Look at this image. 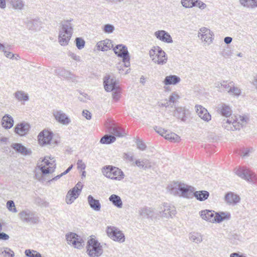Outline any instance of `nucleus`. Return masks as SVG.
I'll list each match as a JSON object with an SVG mask.
<instances>
[{"instance_id": "nucleus-1", "label": "nucleus", "mask_w": 257, "mask_h": 257, "mask_svg": "<svg viewBox=\"0 0 257 257\" xmlns=\"http://www.w3.org/2000/svg\"><path fill=\"white\" fill-rule=\"evenodd\" d=\"M167 190L171 195L190 198L193 196L195 188L182 182H173L168 185Z\"/></svg>"}, {"instance_id": "nucleus-2", "label": "nucleus", "mask_w": 257, "mask_h": 257, "mask_svg": "<svg viewBox=\"0 0 257 257\" xmlns=\"http://www.w3.org/2000/svg\"><path fill=\"white\" fill-rule=\"evenodd\" d=\"M248 121L249 118L246 115H233L224 119L222 126L227 131L239 130L245 126Z\"/></svg>"}, {"instance_id": "nucleus-3", "label": "nucleus", "mask_w": 257, "mask_h": 257, "mask_svg": "<svg viewBox=\"0 0 257 257\" xmlns=\"http://www.w3.org/2000/svg\"><path fill=\"white\" fill-rule=\"evenodd\" d=\"M73 28L70 21H66L62 23L59 29L58 40L62 46H66L72 37Z\"/></svg>"}, {"instance_id": "nucleus-4", "label": "nucleus", "mask_w": 257, "mask_h": 257, "mask_svg": "<svg viewBox=\"0 0 257 257\" xmlns=\"http://www.w3.org/2000/svg\"><path fill=\"white\" fill-rule=\"evenodd\" d=\"M54 162L53 161L52 163L50 162L46 157L40 163H38L35 172L36 178L40 180L42 175H46L53 172L55 168V164L53 165Z\"/></svg>"}, {"instance_id": "nucleus-5", "label": "nucleus", "mask_w": 257, "mask_h": 257, "mask_svg": "<svg viewBox=\"0 0 257 257\" xmlns=\"http://www.w3.org/2000/svg\"><path fill=\"white\" fill-rule=\"evenodd\" d=\"M102 173L106 177L112 180H121L124 178L123 172L118 168L112 166H105L102 169Z\"/></svg>"}, {"instance_id": "nucleus-6", "label": "nucleus", "mask_w": 257, "mask_h": 257, "mask_svg": "<svg viewBox=\"0 0 257 257\" xmlns=\"http://www.w3.org/2000/svg\"><path fill=\"white\" fill-rule=\"evenodd\" d=\"M87 252L90 257H98L103 253L102 246L94 238H91L87 241Z\"/></svg>"}, {"instance_id": "nucleus-7", "label": "nucleus", "mask_w": 257, "mask_h": 257, "mask_svg": "<svg viewBox=\"0 0 257 257\" xmlns=\"http://www.w3.org/2000/svg\"><path fill=\"white\" fill-rule=\"evenodd\" d=\"M114 53L119 57L122 59V61L125 67L130 66V57L127 47L122 44L116 45L113 48Z\"/></svg>"}, {"instance_id": "nucleus-8", "label": "nucleus", "mask_w": 257, "mask_h": 257, "mask_svg": "<svg viewBox=\"0 0 257 257\" xmlns=\"http://www.w3.org/2000/svg\"><path fill=\"white\" fill-rule=\"evenodd\" d=\"M106 232L108 236L113 241L119 243L124 242V234L119 228L114 226H107Z\"/></svg>"}, {"instance_id": "nucleus-9", "label": "nucleus", "mask_w": 257, "mask_h": 257, "mask_svg": "<svg viewBox=\"0 0 257 257\" xmlns=\"http://www.w3.org/2000/svg\"><path fill=\"white\" fill-rule=\"evenodd\" d=\"M67 243L74 248L80 249L84 245V241L82 237L75 233L69 232L65 235Z\"/></svg>"}, {"instance_id": "nucleus-10", "label": "nucleus", "mask_w": 257, "mask_h": 257, "mask_svg": "<svg viewBox=\"0 0 257 257\" xmlns=\"http://www.w3.org/2000/svg\"><path fill=\"white\" fill-rule=\"evenodd\" d=\"M19 215L21 220L26 223L36 224L40 221L38 216L29 210L21 211Z\"/></svg>"}, {"instance_id": "nucleus-11", "label": "nucleus", "mask_w": 257, "mask_h": 257, "mask_svg": "<svg viewBox=\"0 0 257 257\" xmlns=\"http://www.w3.org/2000/svg\"><path fill=\"white\" fill-rule=\"evenodd\" d=\"M234 172L238 176L249 182L254 183L257 180L255 174L248 169L236 168L234 169Z\"/></svg>"}, {"instance_id": "nucleus-12", "label": "nucleus", "mask_w": 257, "mask_h": 257, "mask_svg": "<svg viewBox=\"0 0 257 257\" xmlns=\"http://www.w3.org/2000/svg\"><path fill=\"white\" fill-rule=\"evenodd\" d=\"M213 33L209 29L202 27L200 29L198 33V37L202 42L208 45L211 44L213 41Z\"/></svg>"}, {"instance_id": "nucleus-13", "label": "nucleus", "mask_w": 257, "mask_h": 257, "mask_svg": "<svg viewBox=\"0 0 257 257\" xmlns=\"http://www.w3.org/2000/svg\"><path fill=\"white\" fill-rule=\"evenodd\" d=\"M161 210H158V215L166 218H172L176 213L175 207L167 203H164L163 208H161Z\"/></svg>"}, {"instance_id": "nucleus-14", "label": "nucleus", "mask_w": 257, "mask_h": 257, "mask_svg": "<svg viewBox=\"0 0 257 257\" xmlns=\"http://www.w3.org/2000/svg\"><path fill=\"white\" fill-rule=\"evenodd\" d=\"M53 133L52 132L46 130H43L40 133L38 136L39 143L42 146L50 145Z\"/></svg>"}, {"instance_id": "nucleus-15", "label": "nucleus", "mask_w": 257, "mask_h": 257, "mask_svg": "<svg viewBox=\"0 0 257 257\" xmlns=\"http://www.w3.org/2000/svg\"><path fill=\"white\" fill-rule=\"evenodd\" d=\"M52 114L55 119L61 124L68 125L71 121L69 117L61 110H53Z\"/></svg>"}, {"instance_id": "nucleus-16", "label": "nucleus", "mask_w": 257, "mask_h": 257, "mask_svg": "<svg viewBox=\"0 0 257 257\" xmlns=\"http://www.w3.org/2000/svg\"><path fill=\"white\" fill-rule=\"evenodd\" d=\"M139 213L143 217H157L158 215V210L155 208L145 206L140 208L139 210Z\"/></svg>"}, {"instance_id": "nucleus-17", "label": "nucleus", "mask_w": 257, "mask_h": 257, "mask_svg": "<svg viewBox=\"0 0 257 257\" xmlns=\"http://www.w3.org/2000/svg\"><path fill=\"white\" fill-rule=\"evenodd\" d=\"M103 83L105 90L108 92H110L119 87L118 85H117L116 79L115 78H110L109 75L104 78Z\"/></svg>"}, {"instance_id": "nucleus-18", "label": "nucleus", "mask_w": 257, "mask_h": 257, "mask_svg": "<svg viewBox=\"0 0 257 257\" xmlns=\"http://www.w3.org/2000/svg\"><path fill=\"white\" fill-rule=\"evenodd\" d=\"M30 128V124L26 122H22L16 124L15 127V132L20 136L27 135Z\"/></svg>"}, {"instance_id": "nucleus-19", "label": "nucleus", "mask_w": 257, "mask_h": 257, "mask_svg": "<svg viewBox=\"0 0 257 257\" xmlns=\"http://www.w3.org/2000/svg\"><path fill=\"white\" fill-rule=\"evenodd\" d=\"M215 213L213 210L205 209L200 211L199 214L202 219L211 223H215Z\"/></svg>"}, {"instance_id": "nucleus-20", "label": "nucleus", "mask_w": 257, "mask_h": 257, "mask_svg": "<svg viewBox=\"0 0 257 257\" xmlns=\"http://www.w3.org/2000/svg\"><path fill=\"white\" fill-rule=\"evenodd\" d=\"M154 35L159 40L167 43H173L171 35L164 30H159L155 32Z\"/></svg>"}, {"instance_id": "nucleus-21", "label": "nucleus", "mask_w": 257, "mask_h": 257, "mask_svg": "<svg viewBox=\"0 0 257 257\" xmlns=\"http://www.w3.org/2000/svg\"><path fill=\"white\" fill-rule=\"evenodd\" d=\"M158 50L156 58L153 59V62L159 65H164L167 63L168 57L166 53L161 48H157Z\"/></svg>"}, {"instance_id": "nucleus-22", "label": "nucleus", "mask_w": 257, "mask_h": 257, "mask_svg": "<svg viewBox=\"0 0 257 257\" xmlns=\"http://www.w3.org/2000/svg\"><path fill=\"white\" fill-rule=\"evenodd\" d=\"M96 47L98 50L106 51L112 48L113 45L111 40L106 39L103 41L98 42L96 44Z\"/></svg>"}, {"instance_id": "nucleus-23", "label": "nucleus", "mask_w": 257, "mask_h": 257, "mask_svg": "<svg viewBox=\"0 0 257 257\" xmlns=\"http://www.w3.org/2000/svg\"><path fill=\"white\" fill-rule=\"evenodd\" d=\"M196 112L201 119L207 122L211 120V115L206 108L200 105H196Z\"/></svg>"}, {"instance_id": "nucleus-24", "label": "nucleus", "mask_w": 257, "mask_h": 257, "mask_svg": "<svg viewBox=\"0 0 257 257\" xmlns=\"http://www.w3.org/2000/svg\"><path fill=\"white\" fill-rule=\"evenodd\" d=\"M187 111L188 110L186 109L185 107H175V109L174 112V116L184 122L186 120V114Z\"/></svg>"}, {"instance_id": "nucleus-25", "label": "nucleus", "mask_w": 257, "mask_h": 257, "mask_svg": "<svg viewBox=\"0 0 257 257\" xmlns=\"http://www.w3.org/2000/svg\"><path fill=\"white\" fill-rule=\"evenodd\" d=\"M240 200L239 196L232 192H228L225 195V200L228 204L236 205L239 202Z\"/></svg>"}, {"instance_id": "nucleus-26", "label": "nucleus", "mask_w": 257, "mask_h": 257, "mask_svg": "<svg viewBox=\"0 0 257 257\" xmlns=\"http://www.w3.org/2000/svg\"><path fill=\"white\" fill-rule=\"evenodd\" d=\"M87 201L90 208L95 211H99L101 209V204L98 200L95 199L94 197L89 195L87 197Z\"/></svg>"}, {"instance_id": "nucleus-27", "label": "nucleus", "mask_w": 257, "mask_h": 257, "mask_svg": "<svg viewBox=\"0 0 257 257\" xmlns=\"http://www.w3.org/2000/svg\"><path fill=\"white\" fill-rule=\"evenodd\" d=\"M218 111L223 116L226 117L231 115L232 110L230 107L225 103H221L217 106Z\"/></svg>"}, {"instance_id": "nucleus-28", "label": "nucleus", "mask_w": 257, "mask_h": 257, "mask_svg": "<svg viewBox=\"0 0 257 257\" xmlns=\"http://www.w3.org/2000/svg\"><path fill=\"white\" fill-rule=\"evenodd\" d=\"M181 81L180 78L175 75L167 76L163 81L165 85H176Z\"/></svg>"}, {"instance_id": "nucleus-29", "label": "nucleus", "mask_w": 257, "mask_h": 257, "mask_svg": "<svg viewBox=\"0 0 257 257\" xmlns=\"http://www.w3.org/2000/svg\"><path fill=\"white\" fill-rule=\"evenodd\" d=\"M231 218V215L228 212H218L215 213V219L214 221L216 223H220L224 220H229Z\"/></svg>"}, {"instance_id": "nucleus-30", "label": "nucleus", "mask_w": 257, "mask_h": 257, "mask_svg": "<svg viewBox=\"0 0 257 257\" xmlns=\"http://www.w3.org/2000/svg\"><path fill=\"white\" fill-rule=\"evenodd\" d=\"M135 164L138 167L145 170L151 169L153 167L152 163L147 159H144L142 160H137Z\"/></svg>"}, {"instance_id": "nucleus-31", "label": "nucleus", "mask_w": 257, "mask_h": 257, "mask_svg": "<svg viewBox=\"0 0 257 257\" xmlns=\"http://www.w3.org/2000/svg\"><path fill=\"white\" fill-rule=\"evenodd\" d=\"M80 192L75 189L73 191V188L70 190L66 197V202L68 204H71L79 195Z\"/></svg>"}, {"instance_id": "nucleus-32", "label": "nucleus", "mask_w": 257, "mask_h": 257, "mask_svg": "<svg viewBox=\"0 0 257 257\" xmlns=\"http://www.w3.org/2000/svg\"><path fill=\"white\" fill-rule=\"evenodd\" d=\"M189 239L191 242L199 244L203 241V235L201 233L197 232H191L188 235Z\"/></svg>"}, {"instance_id": "nucleus-33", "label": "nucleus", "mask_w": 257, "mask_h": 257, "mask_svg": "<svg viewBox=\"0 0 257 257\" xmlns=\"http://www.w3.org/2000/svg\"><path fill=\"white\" fill-rule=\"evenodd\" d=\"M108 131L110 134L118 137H122L126 135L125 132L123 129L116 125L110 127Z\"/></svg>"}, {"instance_id": "nucleus-34", "label": "nucleus", "mask_w": 257, "mask_h": 257, "mask_svg": "<svg viewBox=\"0 0 257 257\" xmlns=\"http://www.w3.org/2000/svg\"><path fill=\"white\" fill-rule=\"evenodd\" d=\"M11 147L17 152L23 155H29L31 151L28 150L25 146L19 143H14L12 144Z\"/></svg>"}, {"instance_id": "nucleus-35", "label": "nucleus", "mask_w": 257, "mask_h": 257, "mask_svg": "<svg viewBox=\"0 0 257 257\" xmlns=\"http://www.w3.org/2000/svg\"><path fill=\"white\" fill-rule=\"evenodd\" d=\"M193 196H194L197 200L203 201L206 200L209 196V193L205 190L197 191L193 192Z\"/></svg>"}, {"instance_id": "nucleus-36", "label": "nucleus", "mask_w": 257, "mask_h": 257, "mask_svg": "<svg viewBox=\"0 0 257 257\" xmlns=\"http://www.w3.org/2000/svg\"><path fill=\"white\" fill-rule=\"evenodd\" d=\"M240 4L244 8L254 9L257 8V0H239Z\"/></svg>"}, {"instance_id": "nucleus-37", "label": "nucleus", "mask_w": 257, "mask_h": 257, "mask_svg": "<svg viewBox=\"0 0 257 257\" xmlns=\"http://www.w3.org/2000/svg\"><path fill=\"white\" fill-rule=\"evenodd\" d=\"M2 125L6 128H11L14 125L13 117L9 114L5 115L2 119Z\"/></svg>"}, {"instance_id": "nucleus-38", "label": "nucleus", "mask_w": 257, "mask_h": 257, "mask_svg": "<svg viewBox=\"0 0 257 257\" xmlns=\"http://www.w3.org/2000/svg\"><path fill=\"white\" fill-rule=\"evenodd\" d=\"M109 200L112 203L118 208H121L122 207V202L120 197L115 194H112L109 197Z\"/></svg>"}, {"instance_id": "nucleus-39", "label": "nucleus", "mask_w": 257, "mask_h": 257, "mask_svg": "<svg viewBox=\"0 0 257 257\" xmlns=\"http://www.w3.org/2000/svg\"><path fill=\"white\" fill-rule=\"evenodd\" d=\"M41 23L38 19H34L29 21L27 23V27L30 30H38L40 29Z\"/></svg>"}, {"instance_id": "nucleus-40", "label": "nucleus", "mask_w": 257, "mask_h": 257, "mask_svg": "<svg viewBox=\"0 0 257 257\" xmlns=\"http://www.w3.org/2000/svg\"><path fill=\"white\" fill-rule=\"evenodd\" d=\"M164 138L172 142H179L181 140L180 137L177 134L168 131L164 136Z\"/></svg>"}, {"instance_id": "nucleus-41", "label": "nucleus", "mask_w": 257, "mask_h": 257, "mask_svg": "<svg viewBox=\"0 0 257 257\" xmlns=\"http://www.w3.org/2000/svg\"><path fill=\"white\" fill-rule=\"evenodd\" d=\"M10 4L13 9L17 10H23L25 6V3L23 0H14Z\"/></svg>"}, {"instance_id": "nucleus-42", "label": "nucleus", "mask_w": 257, "mask_h": 257, "mask_svg": "<svg viewBox=\"0 0 257 257\" xmlns=\"http://www.w3.org/2000/svg\"><path fill=\"white\" fill-rule=\"evenodd\" d=\"M229 84L230 85L228 90V93L231 95L239 96L241 93L240 89L237 87L234 86L233 82H229Z\"/></svg>"}, {"instance_id": "nucleus-43", "label": "nucleus", "mask_w": 257, "mask_h": 257, "mask_svg": "<svg viewBox=\"0 0 257 257\" xmlns=\"http://www.w3.org/2000/svg\"><path fill=\"white\" fill-rule=\"evenodd\" d=\"M116 138L114 136L106 135L101 139L100 142L101 144H109L114 142Z\"/></svg>"}, {"instance_id": "nucleus-44", "label": "nucleus", "mask_w": 257, "mask_h": 257, "mask_svg": "<svg viewBox=\"0 0 257 257\" xmlns=\"http://www.w3.org/2000/svg\"><path fill=\"white\" fill-rule=\"evenodd\" d=\"M15 96L19 101H27L29 99L28 94L23 91H17L15 93Z\"/></svg>"}, {"instance_id": "nucleus-45", "label": "nucleus", "mask_w": 257, "mask_h": 257, "mask_svg": "<svg viewBox=\"0 0 257 257\" xmlns=\"http://www.w3.org/2000/svg\"><path fill=\"white\" fill-rule=\"evenodd\" d=\"M57 73L60 76L66 78L73 79L74 77L72 73L64 69H58Z\"/></svg>"}, {"instance_id": "nucleus-46", "label": "nucleus", "mask_w": 257, "mask_h": 257, "mask_svg": "<svg viewBox=\"0 0 257 257\" xmlns=\"http://www.w3.org/2000/svg\"><path fill=\"white\" fill-rule=\"evenodd\" d=\"M0 254L5 257H14V252L8 247H4L0 250Z\"/></svg>"}, {"instance_id": "nucleus-47", "label": "nucleus", "mask_w": 257, "mask_h": 257, "mask_svg": "<svg viewBox=\"0 0 257 257\" xmlns=\"http://www.w3.org/2000/svg\"><path fill=\"white\" fill-rule=\"evenodd\" d=\"M215 87L218 89H220L221 88H223V90H226L228 92V90L229 88L230 84L227 83V81H223L222 82H216L214 84Z\"/></svg>"}, {"instance_id": "nucleus-48", "label": "nucleus", "mask_w": 257, "mask_h": 257, "mask_svg": "<svg viewBox=\"0 0 257 257\" xmlns=\"http://www.w3.org/2000/svg\"><path fill=\"white\" fill-rule=\"evenodd\" d=\"M195 0H181V4L185 8H192L194 7Z\"/></svg>"}, {"instance_id": "nucleus-49", "label": "nucleus", "mask_w": 257, "mask_h": 257, "mask_svg": "<svg viewBox=\"0 0 257 257\" xmlns=\"http://www.w3.org/2000/svg\"><path fill=\"white\" fill-rule=\"evenodd\" d=\"M221 55L224 58H228L232 56V52L229 47H226L221 51Z\"/></svg>"}, {"instance_id": "nucleus-50", "label": "nucleus", "mask_w": 257, "mask_h": 257, "mask_svg": "<svg viewBox=\"0 0 257 257\" xmlns=\"http://www.w3.org/2000/svg\"><path fill=\"white\" fill-rule=\"evenodd\" d=\"M112 97L115 101H117L120 96L121 89L120 87H118L114 90H112Z\"/></svg>"}, {"instance_id": "nucleus-51", "label": "nucleus", "mask_w": 257, "mask_h": 257, "mask_svg": "<svg viewBox=\"0 0 257 257\" xmlns=\"http://www.w3.org/2000/svg\"><path fill=\"white\" fill-rule=\"evenodd\" d=\"M76 45L77 48L81 50L84 48L85 45V41L81 38H76L75 39Z\"/></svg>"}, {"instance_id": "nucleus-52", "label": "nucleus", "mask_w": 257, "mask_h": 257, "mask_svg": "<svg viewBox=\"0 0 257 257\" xmlns=\"http://www.w3.org/2000/svg\"><path fill=\"white\" fill-rule=\"evenodd\" d=\"M114 30V27L111 24H105L103 28V31L105 33L111 34Z\"/></svg>"}, {"instance_id": "nucleus-53", "label": "nucleus", "mask_w": 257, "mask_h": 257, "mask_svg": "<svg viewBox=\"0 0 257 257\" xmlns=\"http://www.w3.org/2000/svg\"><path fill=\"white\" fill-rule=\"evenodd\" d=\"M157 48H161L159 46H155V47H154L152 49H151L149 51L150 57L152 59V61L154 58H156V55H157L158 51V50Z\"/></svg>"}, {"instance_id": "nucleus-54", "label": "nucleus", "mask_w": 257, "mask_h": 257, "mask_svg": "<svg viewBox=\"0 0 257 257\" xmlns=\"http://www.w3.org/2000/svg\"><path fill=\"white\" fill-rule=\"evenodd\" d=\"M194 5V7H198L201 10L205 9L207 7L205 3L200 0H195Z\"/></svg>"}, {"instance_id": "nucleus-55", "label": "nucleus", "mask_w": 257, "mask_h": 257, "mask_svg": "<svg viewBox=\"0 0 257 257\" xmlns=\"http://www.w3.org/2000/svg\"><path fill=\"white\" fill-rule=\"evenodd\" d=\"M180 96L176 92H174L172 93V94L169 97V102L175 103L176 101L179 98Z\"/></svg>"}, {"instance_id": "nucleus-56", "label": "nucleus", "mask_w": 257, "mask_h": 257, "mask_svg": "<svg viewBox=\"0 0 257 257\" xmlns=\"http://www.w3.org/2000/svg\"><path fill=\"white\" fill-rule=\"evenodd\" d=\"M155 130L157 133L163 137H164V136L168 133L167 130H165L164 128L158 126L155 127Z\"/></svg>"}, {"instance_id": "nucleus-57", "label": "nucleus", "mask_w": 257, "mask_h": 257, "mask_svg": "<svg viewBox=\"0 0 257 257\" xmlns=\"http://www.w3.org/2000/svg\"><path fill=\"white\" fill-rule=\"evenodd\" d=\"M73 168V165H71L70 166H69L68 167V168L63 173H61L60 175H57L56 176V177H55L54 178H53L52 180H51V181H55V180H57V179H59L61 177H62V176L67 174L71 169L72 168Z\"/></svg>"}, {"instance_id": "nucleus-58", "label": "nucleus", "mask_w": 257, "mask_h": 257, "mask_svg": "<svg viewBox=\"0 0 257 257\" xmlns=\"http://www.w3.org/2000/svg\"><path fill=\"white\" fill-rule=\"evenodd\" d=\"M137 145L138 149H139L142 151L145 150L146 148V146L145 144V143H144L142 142V141H141L140 140H137Z\"/></svg>"}, {"instance_id": "nucleus-59", "label": "nucleus", "mask_w": 257, "mask_h": 257, "mask_svg": "<svg viewBox=\"0 0 257 257\" xmlns=\"http://www.w3.org/2000/svg\"><path fill=\"white\" fill-rule=\"evenodd\" d=\"M123 158L124 159L130 162H133L134 160V156L132 153H124Z\"/></svg>"}, {"instance_id": "nucleus-60", "label": "nucleus", "mask_w": 257, "mask_h": 257, "mask_svg": "<svg viewBox=\"0 0 257 257\" xmlns=\"http://www.w3.org/2000/svg\"><path fill=\"white\" fill-rule=\"evenodd\" d=\"M77 165L78 169L82 170H84L86 168V165L82 160H78L77 163Z\"/></svg>"}, {"instance_id": "nucleus-61", "label": "nucleus", "mask_w": 257, "mask_h": 257, "mask_svg": "<svg viewBox=\"0 0 257 257\" xmlns=\"http://www.w3.org/2000/svg\"><path fill=\"white\" fill-rule=\"evenodd\" d=\"M82 115L87 119H90L91 118V113L87 110H85L83 111Z\"/></svg>"}, {"instance_id": "nucleus-62", "label": "nucleus", "mask_w": 257, "mask_h": 257, "mask_svg": "<svg viewBox=\"0 0 257 257\" xmlns=\"http://www.w3.org/2000/svg\"><path fill=\"white\" fill-rule=\"evenodd\" d=\"M83 187V185L81 182H78L77 184L75 186V187L73 188V191L75 189L76 190H77L78 192H81L82 188Z\"/></svg>"}, {"instance_id": "nucleus-63", "label": "nucleus", "mask_w": 257, "mask_h": 257, "mask_svg": "<svg viewBox=\"0 0 257 257\" xmlns=\"http://www.w3.org/2000/svg\"><path fill=\"white\" fill-rule=\"evenodd\" d=\"M7 208L10 210H12V208L15 207V203L13 201L9 200L7 203Z\"/></svg>"}, {"instance_id": "nucleus-64", "label": "nucleus", "mask_w": 257, "mask_h": 257, "mask_svg": "<svg viewBox=\"0 0 257 257\" xmlns=\"http://www.w3.org/2000/svg\"><path fill=\"white\" fill-rule=\"evenodd\" d=\"M69 56L71 57L72 59L73 60L77 61H80V57L79 56L76 55L75 54L73 53H70Z\"/></svg>"}]
</instances>
